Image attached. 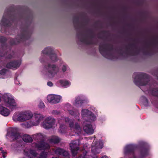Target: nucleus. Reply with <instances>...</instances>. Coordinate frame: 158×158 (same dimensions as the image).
Instances as JSON below:
<instances>
[{"instance_id": "f257e3e1", "label": "nucleus", "mask_w": 158, "mask_h": 158, "mask_svg": "<svg viewBox=\"0 0 158 158\" xmlns=\"http://www.w3.org/2000/svg\"><path fill=\"white\" fill-rule=\"evenodd\" d=\"M66 122H68L70 127L71 130L74 129V131L75 132H77L76 131H77L79 132H80L81 131V128L79 125L77 123H75V126L74 125L73 121L72 120L68 118H59L58 119L59 123L60 124V127L59 129V131L61 133H65L66 130V127L64 124H62V123L64 121Z\"/></svg>"}, {"instance_id": "f03ea898", "label": "nucleus", "mask_w": 158, "mask_h": 158, "mask_svg": "<svg viewBox=\"0 0 158 158\" xmlns=\"http://www.w3.org/2000/svg\"><path fill=\"white\" fill-rule=\"evenodd\" d=\"M59 71V68L54 64L48 63L45 66L43 71V73L48 78L52 79Z\"/></svg>"}, {"instance_id": "7ed1b4c3", "label": "nucleus", "mask_w": 158, "mask_h": 158, "mask_svg": "<svg viewBox=\"0 0 158 158\" xmlns=\"http://www.w3.org/2000/svg\"><path fill=\"white\" fill-rule=\"evenodd\" d=\"M32 113L29 111H22L16 112L13 116V119L15 122H24L31 118Z\"/></svg>"}, {"instance_id": "20e7f679", "label": "nucleus", "mask_w": 158, "mask_h": 158, "mask_svg": "<svg viewBox=\"0 0 158 158\" xmlns=\"http://www.w3.org/2000/svg\"><path fill=\"white\" fill-rule=\"evenodd\" d=\"M7 135L14 140L22 139L23 141L26 142H30L32 141V138L29 135L25 134L21 136L18 132L17 129L16 128H11L10 132L8 133Z\"/></svg>"}, {"instance_id": "39448f33", "label": "nucleus", "mask_w": 158, "mask_h": 158, "mask_svg": "<svg viewBox=\"0 0 158 158\" xmlns=\"http://www.w3.org/2000/svg\"><path fill=\"white\" fill-rule=\"evenodd\" d=\"M135 84L138 85L143 86L147 84L149 79L146 75L143 73L134 74L133 76Z\"/></svg>"}, {"instance_id": "423d86ee", "label": "nucleus", "mask_w": 158, "mask_h": 158, "mask_svg": "<svg viewBox=\"0 0 158 158\" xmlns=\"http://www.w3.org/2000/svg\"><path fill=\"white\" fill-rule=\"evenodd\" d=\"M34 120L33 122H26L21 124V126L25 128H29L33 126L38 125L43 119L44 117L40 114H35Z\"/></svg>"}, {"instance_id": "0eeeda50", "label": "nucleus", "mask_w": 158, "mask_h": 158, "mask_svg": "<svg viewBox=\"0 0 158 158\" xmlns=\"http://www.w3.org/2000/svg\"><path fill=\"white\" fill-rule=\"evenodd\" d=\"M3 100L5 105L7 107H15L18 106L17 101L10 94H4Z\"/></svg>"}, {"instance_id": "6e6552de", "label": "nucleus", "mask_w": 158, "mask_h": 158, "mask_svg": "<svg viewBox=\"0 0 158 158\" xmlns=\"http://www.w3.org/2000/svg\"><path fill=\"white\" fill-rule=\"evenodd\" d=\"M12 21L10 15V12L5 11L1 21V30H2L10 26Z\"/></svg>"}, {"instance_id": "1a4fd4ad", "label": "nucleus", "mask_w": 158, "mask_h": 158, "mask_svg": "<svg viewBox=\"0 0 158 158\" xmlns=\"http://www.w3.org/2000/svg\"><path fill=\"white\" fill-rule=\"evenodd\" d=\"M81 114L83 118L86 121H93L96 119V116L87 109H83L81 111Z\"/></svg>"}, {"instance_id": "9d476101", "label": "nucleus", "mask_w": 158, "mask_h": 158, "mask_svg": "<svg viewBox=\"0 0 158 158\" xmlns=\"http://www.w3.org/2000/svg\"><path fill=\"white\" fill-rule=\"evenodd\" d=\"M103 146V143L102 141H97L96 139H94L91 146V151L92 153L94 154L99 153Z\"/></svg>"}, {"instance_id": "9b49d317", "label": "nucleus", "mask_w": 158, "mask_h": 158, "mask_svg": "<svg viewBox=\"0 0 158 158\" xmlns=\"http://www.w3.org/2000/svg\"><path fill=\"white\" fill-rule=\"evenodd\" d=\"M88 101L86 97L83 95H80L76 97L73 105L76 107L81 106L83 104Z\"/></svg>"}, {"instance_id": "f8f14e48", "label": "nucleus", "mask_w": 158, "mask_h": 158, "mask_svg": "<svg viewBox=\"0 0 158 158\" xmlns=\"http://www.w3.org/2000/svg\"><path fill=\"white\" fill-rule=\"evenodd\" d=\"M79 140H78L72 141L70 143L71 152L73 156H75L77 153L79 149Z\"/></svg>"}, {"instance_id": "ddd939ff", "label": "nucleus", "mask_w": 158, "mask_h": 158, "mask_svg": "<svg viewBox=\"0 0 158 158\" xmlns=\"http://www.w3.org/2000/svg\"><path fill=\"white\" fill-rule=\"evenodd\" d=\"M47 99L49 102L53 104H56L62 101V98L59 95L51 94L47 96Z\"/></svg>"}, {"instance_id": "4468645a", "label": "nucleus", "mask_w": 158, "mask_h": 158, "mask_svg": "<svg viewBox=\"0 0 158 158\" xmlns=\"http://www.w3.org/2000/svg\"><path fill=\"white\" fill-rule=\"evenodd\" d=\"M34 146L40 150L48 149L50 148L48 144L43 141L35 143Z\"/></svg>"}, {"instance_id": "2eb2a0df", "label": "nucleus", "mask_w": 158, "mask_h": 158, "mask_svg": "<svg viewBox=\"0 0 158 158\" xmlns=\"http://www.w3.org/2000/svg\"><path fill=\"white\" fill-rule=\"evenodd\" d=\"M21 64L20 60H17L10 61L6 65V67L7 68L15 69L19 68Z\"/></svg>"}, {"instance_id": "dca6fc26", "label": "nucleus", "mask_w": 158, "mask_h": 158, "mask_svg": "<svg viewBox=\"0 0 158 158\" xmlns=\"http://www.w3.org/2000/svg\"><path fill=\"white\" fill-rule=\"evenodd\" d=\"M99 51L101 53L103 56L107 58H109L108 56L109 54V51L106 45H100L99 46Z\"/></svg>"}, {"instance_id": "f3484780", "label": "nucleus", "mask_w": 158, "mask_h": 158, "mask_svg": "<svg viewBox=\"0 0 158 158\" xmlns=\"http://www.w3.org/2000/svg\"><path fill=\"white\" fill-rule=\"evenodd\" d=\"M83 129L84 131L87 134L90 135L93 134L94 129L90 124H86L85 122L83 123Z\"/></svg>"}, {"instance_id": "a211bd4d", "label": "nucleus", "mask_w": 158, "mask_h": 158, "mask_svg": "<svg viewBox=\"0 0 158 158\" xmlns=\"http://www.w3.org/2000/svg\"><path fill=\"white\" fill-rule=\"evenodd\" d=\"M9 109L1 105H0V114L4 117H7L10 114Z\"/></svg>"}, {"instance_id": "6ab92c4d", "label": "nucleus", "mask_w": 158, "mask_h": 158, "mask_svg": "<svg viewBox=\"0 0 158 158\" xmlns=\"http://www.w3.org/2000/svg\"><path fill=\"white\" fill-rule=\"evenodd\" d=\"M59 65L60 67L61 72L63 73H66L70 71V69L68 65L63 61H60Z\"/></svg>"}, {"instance_id": "aec40b11", "label": "nucleus", "mask_w": 158, "mask_h": 158, "mask_svg": "<svg viewBox=\"0 0 158 158\" xmlns=\"http://www.w3.org/2000/svg\"><path fill=\"white\" fill-rule=\"evenodd\" d=\"M24 155L30 157L35 156L37 155V154L35 151L31 149L29 150L27 148L24 149Z\"/></svg>"}, {"instance_id": "412c9836", "label": "nucleus", "mask_w": 158, "mask_h": 158, "mask_svg": "<svg viewBox=\"0 0 158 158\" xmlns=\"http://www.w3.org/2000/svg\"><path fill=\"white\" fill-rule=\"evenodd\" d=\"M10 76V73L9 71L5 69H3L0 71V78L5 79L8 77Z\"/></svg>"}, {"instance_id": "4be33fe9", "label": "nucleus", "mask_w": 158, "mask_h": 158, "mask_svg": "<svg viewBox=\"0 0 158 158\" xmlns=\"http://www.w3.org/2000/svg\"><path fill=\"white\" fill-rule=\"evenodd\" d=\"M136 146L133 144L127 145L125 148L124 152L125 154L132 152Z\"/></svg>"}, {"instance_id": "5701e85b", "label": "nucleus", "mask_w": 158, "mask_h": 158, "mask_svg": "<svg viewBox=\"0 0 158 158\" xmlns=\"http://www.w3.org/2000/svg\"><path fill=\"white\" fill-rule=\"evenodd\" d=\"M58 82L62 86L65 88L69 87L71 85L70 82L66 80H60Z\"/></svg>"}, {"instance_id": "b1692460", "label": "nucleus", "mask_w": 158, "mask_h": 158, "mask_svg": "<svg viewBox=\"0 0 158 158\" xmlns=\"http://www.w3.org/2000/svg\"><path fill=\"white\" fill-rule=\"evenodd\" d=\"M33 138L35 140H44L45 139V135L41 133H39L32 135Z\"/></svg>"}, {"instance_id": "393cba45", "label": "nucleus", "mask_w": 158, "mask_h": 158, "mask_svg": "<svg viewBox=\"0 0 158 158\" xmlns=\"http://www.w3.org/2000/svg\"><path fill=\"white\" fill-rule=\"evenodd\" d=\"M53 51V49L50 47H47L42 51V53L44 54L50 55L52 53Z\"/></svg>"}, {"instance_id": "a878e982", "label": "nucleus", "mask_w": 158, "mask_h": 158, "mask_svg": "<svg viewBox=\"0 0 158 158\" xmlns=\"http://www.w3.org/2000/svg\"><path fill=\"white\" fill-rule=\"evenodd\" d=\"M48 140L51 143H57L60 142V139L58 136H53Z\"/></svg>"}, {"instance_id": "bb28decb", "label": "nucleus", "mask_w": 158, "mask_h": 158, "mask_svg": "<svg viewBox=\"0 0 158 158\" xmlns=\"http://www.w3.org/2000/svg\"><path fill=\"white\" fill-rule=\"evenodd\" d=\"M69 113L72 115L75 118H77V119L79 121V119L78 118L80 115L79 112L78 110H76L75 111H72L71 110H68Z\"/></svg>"}, {"instance_id": "cd10ccee", "label": "nucleus", "mask_w": 158, "mask_h": 158, "mask_svg": "<svg viewBox=\"0 0 158 158\" xmlns=\"http://www.w3.org/2000/svg\"><path fill=\"white\" fill-rule=\"evenodd\" d=\"M45 119L47 123H49V124H51V125L53 127L55 123V120L53 118L51 117H49L46 118Z\"/></svg>"}, {"instance_id": "c85d7f7f", "label": "nucleus", "mask_w": 158, "mask_h": 158, "mask_svg": "<svg viewBox=\"0 0 158 158\" xmlns=\"http://www.w3.org/2000/svg\"><path fill=\"white\" fill-rule=\"evenodd\" d=\"M25 37V35L23 34H21L20 35H19L16 39L17 41L16 42L15 41L12 42L11 44H16L23 40L24 39Z\"/></svg>"}, {"instance_id": "c756f323", "label": "nucleus", "mask_w": 158, "mask_h": 158, "mask_svg": "<svg viewBox=\"0 0 158 158\" xmlns=\"http://www.w3.org/2000/svg\"><path fill=\"white\" fill-rule=\"evenodd\" d=\"M50 61L52 62H56L58 60L56 54L52 53L50 55Z\"/></svg>"}, {"instance_id": "7c9ffc66", "label": "nucleus", "mask_w": 158, "mask_h": 158, "mask_svg": "<svg viewBox=\"0 0 158 158\" xmlns=\"http://www.w3.org/2000/svg\"><path fill=\"white\" fill-rule=\"evenodd\" d=\"M41 125L43 127L47 129L50 128L52 127L51 125V124H49L46 121L45 119Z\"/></svg>"}, {"instance_id": "2f4dec72", "label": "nucleus", "mask_w": 158, "mask_h": 158, "mask_svg": "<svg viewBox=\"0 0 158 158\" xmlns=\"http://www.w3.org/2000/svg\"><path fill=\"white\" fill-rule=\"evenodd\" d=\"M53 151L56 155L61 156L64 152V150L63 149L59 148L54 149H53Z\"/></svg>"}, {"instance_id": "473e14b6", "label": "nucleus", "mask_w": 158, "mask_h": 158, "mask_svg": "<svg viewBox=\"0 0 158 158\" xmlns=\"http://www.w3.org/2000/svg\"><path fill=\"white\" fill-rule=\"evenodd\" d=\"M148 155V151L145 150H142L140 153V157L141 158H143Z\"/></svg>"}, {"instance_id": "72a5a7b5", "label": "nucleus", "mask_w": 158, "mask_h": 158, "mask_svg": "<svg viewBox=\"0 0 158 158\" xmlns=\"http://www.w3.org/2000/svg\"><path fill=\"white\" fill-rule=\"evenodd\" d=\"M152 94L154 96H158V89H155L151 91Z\"/></svg>"}, {"instance_id": "f704fd0d", "label": "nucleus", "mask_w": 158, "mask_h": 158, "mask_svg": "<svg viewBox=\"0 0 158 158\" xmlns=\"http://www.w3.org/2000/svg\"><path fill=\"white\" fill-rule=\"evenodd\" d=\"M15 82L16 85H20L22 83L19 77H17L15 79Z\"/></svg>"}, {"instance_id": "c9c22d12", "label": "nucleus", "mask_w": 158, "mask_h": 158, "mask_svg": "<svg viewBox=\"0 0 158 158\" xmlns=\"http://www.w3.org/2000/svg\"><path fill=\"white\" fill-rule=\"evenodd\" d=\"M142 98L143 99L144 105L146 106H148V100L144 96L142 97Z\"/></svg>"}, {"instance_id": "e433bc0d", "label": "nucleus", "mask_w": 158, "mask_h": 158, "mask_svg": "<svg viewBox=\"0 0 158 158\" xmlns=\"http://www.w3.org/2000/svg\"><path fill=\"white\" fill-rule=\"evenodd\" d=\"M47 153L45 152H43L40 155V158H47Z\"/></svg>"}, {"instance_id": "4c0bfd02", "label": "nucleus", "mask_w": 158, "mask_h": 158, "mask_svg": "<svg viewBox=\"0 0 158 158\" xmlns=\"http://www.w3.org/2000/svg\"><path fill=\"white\" fill-rule=\"evenodd\" d=\"M88 38L86 37H84L81 40V41L82 42L85 43L86 44H89L90 43L88 41Z\"/></svg>"}, {"instance_id": "58836bf2", "label": "nucleus", "mask_w": 158, "mask_h": 158, "mask_svg": "<svg viewBox=\"0 0 158 158\" xmlns=\"http://www.w3.org/2000/svg\"><path fill=\"white\" fill-rule=\"evenodd\" d=\"M62 156L64 157H68L69 156V154L67 151L64 150V152L63 154H62Z\"/></svg>"}, {"instance_id": "ea45409f", "label": "nucleus", "mask_w": 158, "mask_h": 158, "mask_svg": "<svg viewBox=\"0 0 158 158\" xmlns=\"http://www.w3.org/2000/svg\"><path fill=\"white\" fill-rule=\"evenodd\" d=\"M45 106L44 103L42 102H40L39 105V107L40 108H44Z\"/></svg>"}, {"instance_id": "a19ab883", "label": "nucleus", "mask_w": 158, "mask_h": 158, "mask_svg": "<svg viewBox=\"0 0 158 158\" xmlns=\"http://www.w3.org/2000/svg\"><path fill=\"white\" fill-rule=\"evenodd\" d=\"M0 151L2 153L3 158H5V156L4 154L6 153V152L3 150V148H0Z\"/></svg>"}, {"instance_id": "79ce46f5", "label": "nucleus", "mask_w": 158, "mask_h": 158, "mask_svg": "<svg viewBox=\"0 0 158 158\" xmlns=\"http://www.w3.org/2000/svg\"><path fill=\"white\" fill-rule=\"evenodd\" d=\"M60 112L56 110H54L52 112V113L54 115H57L59 114Z\"/></svg>"}, {"instance_id": "37998d69", "label": "nucleus", "mask_w": 158, "mask_h": 158, "mask_svg": "<svg viewBox=\"0 0 158 158\" xmlns=\"http://www.w3.org/2000/svg\"><path fill=\"white\" fill-rule=\"evenodd\" d=\"M6 40V39L3 37H1L0 38V41L1 42H4Z\"/></svg>"}, {"instance_id": "c03bdc74", "label": "nucleus", "mask_w": 158, "mask_h": 158, "mask_svg": "<svg viewBox=\"0 0 158 158\" xmlns=\"http://www.w3.org/2000/svg\"><path fill=\"white\" fill-rule=\"evenodd\" d=\"M47 84L48 86L50 87L52 86L53 85L51 81L48 82Z\"/></svg>"}, {"instance_id": "a18cd8bd", "label": "nucleus", "mask_w": 158, "mask_h": 158, "mask_svg": "<svg viewBox=\"0 0 158 158\" xmlns=\"http://www.w3.org/2000/svg\"><path fill=\"white\" fill-rule=\"evenodd\" d=\"M145 144V143L143 141H140L139 143V144L140 145H144Z\"/></svg>"}, {"instance_id": "49530a36", "label": "nucleus", "mask_w": 158, "mask_h": 158, "mask_svg": "<svg viewBox=\"0 0 158 158\" xmlns=\"http://www.w3.org/2000/svg\"><path fill=\"white\" fill-rule=\"evenodd\" d=\"M80 158H88L87 156H85V155H81L80 156Z\"/></svg>"}, {"instance_id": "de8ad7c7", "label": "nucleus", "mask_w": 158, "mask_h": 158, "mask_svg": "<svg viewBox=\"0 0 158 158\" xmlns=\"http://www.w3.org/2000/svg\"><path fill=\"white\" fill-rule=\"evenodd\" d=\"M44 58V57L43 56H41V57L40 58V60L41 62H44V60L41 59L42 58Z\"/></svg>"}, {"instance_id": "09e8293b", "label": "nucleus", "mask_w": 158, "mask_h": 158, "mask_svg": "<svg viewBox=\"0 0 158 158\" xmlns=\"http://www.w3.org/2000/svg\"><path fill=\"white\" fill-rule=\"evenodd\" d=\"M101 158H108L107 156H103Z\"/></svg>"}, {"instance_id": "8fccbe9b", "label": "nucleus", "mask_w": 158, "mask_h": 158, "mask_svg": "<svg viewBox=\"0 0 158 158\" xmlns=\"http://www.w3.org/2000/svg\"><path fill=\"white\" fill-rule=\"evenodd\" d=\"M67 106L69 107H71V106L70 104H68Z\"/></svg>"}, {"instance_id": "3c124183", "label": "nucleus", "mask_w": 158, "mask_h": 158, "mask_svg": "<svg viewBox=\"0 0 158 158\" xmlns=\"http://www.w3.org/2000/svg\"><path fill=\"white\" fill-rule=\"evenodd\" d=\"M93 108H94V109H92V110H94V109H95V108H94V107H93Z\"/></svg>"}, {"instance_id": "603ef678", "label": "nucleus", "mask_w": 158, "mask_h": 158, "mask_svg": "<svg viewBox=\"0 0 158 158\" xmlns=\"http://www.w3.org/2000/svg\"><path fill=\"white\" fill-rule=\"evenodd\" d=\"M52 158H57L56 157H53Z\"/></svg>"}, {"instance_id": "864d4df0", "label": "nucleus", "mask_w": 158, "mask_h": 158, "mask_svg": "<svg viewBox=\"0 0 158 158\" xmlns=\"http://www.w3.org/2000/svg\"><path fill=\"white\" fill-rule=\"evenodd\" d=\"M134 158H135V157H134Z\"/></svg>"}]
</instances>
